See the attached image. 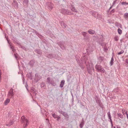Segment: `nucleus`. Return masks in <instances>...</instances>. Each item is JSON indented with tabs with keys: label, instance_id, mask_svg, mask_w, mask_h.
I'll list each match as a JSON object with an SVG mask.
<instances>
[{
	"label": "nucleus",
	"instance_id": "obj_1",
	"mask_svg": "<svg viewBox=\"0 0 128 128\" xmlns=\"http://www.w3.org/2000/svg\"><path fill=\"white\" fill-rule=\"evenodd\" d=\"M82 58L85 61L88 72L89 74H92V70H94L93 65L92 62L90 60H88L87 58L85 56L83 57Z\"/></svg>",
	"mask_w": 128,
	"mask_h": 128
},
{
	"label": "nucleus",
	"instance_id": "obj_2",
	"mask_svg": "<svg viewBox=\"0 0 128 128\" xmlns=\"http://www.w3.org/2000/svg\"><path fill=\"white\" fill-rule=\"evenodd\" d=\"M22 122L23 124L24 127L25 128L28 125V120H27L24 116H22Z\"/></svg>",
	"mask_w": 128,
	"mask_h": 128
},
{
	"label": "nucleus",
	"instance_id": "obj_3",
	"mask_svg": "<svg viewBox=\"0 0 128 128\" xmlns=\"http://www.w3.org/2000/svg\"><path fill=\"white\" fill-rule=\"evenodd\" d=\"M95 68L98 72H100L102 73H104L105 72L104 69L100 65L96 64Z\"/></svg>",
	"mask_w": 128,
	"mask_h": 128
},
{
	"label": "nucleus",
	"instance_id": "obj_4",
	"mask_svg": "<svg viewBox=\"0 0 128 128\" xmlns=\"http://www.w3.org/2000/svg\"><path fill=\"white\" fill-rule=\"evenodd\" d=\"M63 14H66L70 15H72L73 13H72L69 10L65 9L64 8H62L60 11Z\"/></svg>",
	"mask_w": 128,
	"mask_h": 128
},
{
	"label": "nucleus",
	"instance_id": "obj_5",
	"mask_svg": "<svg viewBox=\"0 0 128 128\" xmlns=\"http://www.w3.org/2000/svg\"><path fill=\"white\" fill-rule=\"evenodd\" d=\"M13 89L12 88H11L10 90L7 95V96L8 98H12L13 97L14 95L13 92Z\"/></svg>",
	"mask_w": 128,
	"mask_h": 128
},
{
	"label": "nucleus",
	"instance_id": "obj_6",
	"mask_svg": "<svg viewBox=\"0 0 128 128\" xmlns=\"http://www.w3.org/2000/svg\"><path fill=\"white\" fill-rule=\"evenodd\" d=\"M76 60L78 64L81 68L82 69L84 70V66L81 63L82 60L80 58H78L77 59L76 58Z\"/></svg>",
	"mask_w": 128,
	"mask_h": 128
},
{
	"label": "nucleus",
	"instance_id": "obj_7",
	"mask_svg": "<svg viewBox=\"0 0 128 128\" xmlns=\"http://www.w3.org/2000/svg\"><path fill=\"white\" fill-rule=\"evenodd\" d=\"M90 13V14L95 18H98V14L97 12L93 11L91 12Z\"/></svg>",
	"mask_w": 128,
	"mask_h": 128
},
{
	"label": "nucleus",
	"instance_id": "obj_8",
	"mask_svg": "<svg viewBox=\"0 0 128 128\" xmlns=\"http://www.w3.org/2000/svg\"><path fill=\"white\" fill-rule=\"evenodd\" d=\"M95 100H96V102L100 106H102V104L101 103V101L99 98L97 96H96L95 98Z\"/></svg>",
	"mask_w": 128,
	"mask_h": 128
},
{
	"label": "nucleus",
	"instance_id": "obj_9",
	"mask_svg": "<svg viewBox=\"0 0 128 128\" xmlns=\"http://www.w3.org/2000/svg\"><path fill=\"white\" fill-rule=\"evenodd\" d=\"M107 115L108 118L110 120V122L111 124V127L112 128L113 127V125L112 124V120L111 118V116L110 115V112H109L107 113Z\"/></svg>",
	"mask_w": 128,
	"mask_h": 128
},
{
	"label": "nucleus",
	"instance_id": "obj_10",
	"mask_svg": "<svg viewBox=\"0 0 128 128\" xmlns=\"http://www.w3.org/2000/svg\"><path fill=\"white\" fill-rule=\"evenodd\" d=\"M41 78L40 75L36 73L35 75V79L37 81H38Z\"/></svg>",
	"mask_w": 128,
	"mask_h": 128
},
{
	"label": "nucleus",
	"instance_id": "obj_11",
	"mask_svg": "<svg viewBox=\"0 0 128 128\" xmlns=\"http://www.w3.org/2000/svg\"><path fill=\"white\" fill-rule=\"evenodd\" d=\"M14 121L13 120H10L8 123H7L6 125L8 126H9L14 124Z\"/></svg>",
	"mask_w": 128,
	"mask_h": 128
},
{
	"label": "nucleus",
	"instance_id": "obj_12",
	"mask_svg": "<svg viewBox=\"0 0 128 128\" xmlns=\"http://www.w3.org/2000/svg\"><path fill=\"white\" fill-rule=\"evenodd\" d=\"M48 6L49 8L48 9L50 10H52L53 8V4L51 2L48 3Z\"/></svg>",
	"mask_w": 128,
	"mask_h": 128
},
{
	"label": "nucleus",
	"instance_id": "obj_13",
	"mask_svg": "<svg viewBox=\"0 0 128 128\" xmlns=\"http://www.w3.org/2000/svg\"><path fill=\"white\" fill-rule=\"evenodd\" d=\"M35 63V61L34 60H32L29 63V64L30 66L32 67L33 66Z\"/></svg>",
	"mask_w": 128,
	"mask_h": 128
},
{
	"label": "nucleus",
	"instance_id": "obj_14",
	"mask_svg": "<svg viewBox=\"0 0 128 128\" xmlns=\"http://www.w3.org/2000/svg\"><path fill=\"white\" fill-rule=\"evenodd\" d=\"M6 39L8 41V42L10 44V46L11 49L12 50L13 52H14L15 50V49H14V46H12V44H10V43H9V41L8 40L7 38H6Z\"/></svg>",
	"mask_w": 128,
	"mask_h": 128
},
{
	"label": "nucleus",
	"instance_id": "obj_15",
	"mask_svg": "<svg viewBox=\"0 0 128 128\" xmlns=\"http://www.w3.org/2000/svg\"><path fill=\"white\" fill-rule=\"evenodd\" d=\"M47 82L49 84H52V81L51 80L50 77H48L47 78Z\"/></svg>",
	"mask_w": 128,
	"mask_h": 128
},
{
	"label": "nucleus",
	"instance_id": "obj_16",
	"mask_svg": "<svg viewBox=\"0 0 128 128\" xmlns=\"http://www.w3.org/2000/svg\"><path fill=\"white\" fill-rule=\"evenodd\" d=\"M88 32L89 34H93L95 33V32L94 30L91 29L88 30Z\"/></svg>",
	"mask_w": 128,
	"mask_h": 128
},
{
	"label": "nucleus",
	"instance_id": "obj_17",
	"mask_svg": "<svg viewBox=\"0 0 128 128\" xmlns=\"http://www.w3.org/2000/svg\"><path fill=\"white\" fill-rule=\"evenodd\" d=\"M66 118H69V116L68 114L66 112H64L62 114Z\"/></svg>",
	"mask_w": 128,
	"mask_h": 128
},
{
	"label": "nucleus",
	"instance_id": "obj_18",
	"mask_svg": "<svg viewBox=\"0 0 128 128\" xmlns=\"http://www.w3.org/2000/svg\"><path fill=\"white\" fill-rule=\"evenodd\" d=\"M70 9L72 11L74 12H78L77 10L73 6H72L70 8Z\"/></svg>",
	"mask_w": 128,
	"mask_h": 128
},
{
	"label": "nucleus",
	"instance_id": "obj_19",
	"mask_svg": "<svg viewBox=\"0 0 128 128\" xmlns=\"http://www.w3.org/2000/svg\"><path fill=\"white\" fill-rule=\"evenodd\" d=\"M98 61L101 62L103 60L104 58L103 57L100 56L98 57Z\"/></svg>",
	"mask_w": 128,
	"mask_h": 128
},
{
	"label": "nucleus",
	"instance_id": "obj_20",
	"mask_svg": "<svg viewBox=\"0 0 128 128\" xmlns=\"http://www.w3.org/2000/svg\"><path fill=\"white\" fill-rule=\"evenodd\" d=\"M65 81L64 80H62L60 82V86L61 88H62L63 87Z\"/></svg>",
	"mask_w": 128,
	"mask_h": 128
},
{
	"label": "nucleus",
	"instance_id": "obj_21",
	"mask_svg": "<svg viewBox=\"0 0 128 128\" xmlns=\"http://www.w3.org/2000/svg\"><path fill=\"white\" fill-rule=\"evenodd\" d=\"M10 100L9 98H7L6 100L4 101V104L6 105H7L10 102Z\"/></svg>",
	"mask_w": 128,
	"mask_h": 128
},
{
	"label": "nucleus",
	"instance_id": "obj_22",
	"mask_svg": "<svg viewBox=\"0 0 128 128\" xmlns=\"http://www.w3.org/2000/svg\"><path fill=\"white\" fill-rule=\"evenodd\" d=\"M84 39L85 41L88 42L90 40V38L88 36H87L84 37Z\"/></svg>",
	"mask_w": 128,
	"mask_h": 128
},
{
	"label": "nucleus",
	"instance_id": "obj_23",
	"mask_svg": "<svg viewBox=\"0 0 128 128\" xmlns=\"http://www.w3.org/2000/svg\"><path fill=\"white\" fill-rule=\"evenodd\" d=\"M27 76L31 79H32L31 72L28 73L27 75Z\"/></svg>",
	"mask_w": 128,
	"mask_h": 128
},
{
	"label": "nucleus",
	"instance_id": "obj_24",
	"mask_svg": "<svg viewBox=\"0 0 128 128\" xmlns=\"http://www.w3.org/2000/svg\"><path fill=\"white\" fill-rule=\"evenodd\" d=\"M84 124L83 119H82V121L80 125V126L81 128H82Z\"/></svg>",
	"mask_w": 128,
	"mask_h": 128
},
{
	"label": "nucleus",
	"instance_id": "obj_25",
	"mask_svg": "<svg viewBox=\"0 0 128 128\" xmlns=\"http://www.w3.org/2000/svg\"><path fill=\"white\" fill-rule=\"evenodd\" d=\"M118 0H115L113 2L112 4V6H114L116 4H118Z\"/></svg>",
	"mask_w": 128,
	"mask_h": 128
},
{
	"label": "nucleus",
	"instance_id": "obj_26",
	"mask_svg": "<svg viewBox=\"0 0 128 128\" xmlns=\"http://www.w3.org/2000/svg\"><path fill=\"white\" fill-rule=\"evenodd\" d=\"M114 57L113 56L111 58V60L110 62V66H112L114 64Z\"/></svg>",
	"mask_w": 128,
	"mask_h": 128
},
{
	"label": "nucleus",
	"instance_id": "obj_27",
	"mask_svg": "<svg viewBox=\"0 0 128 128\" xmlns=\"http://www.w3.org/2000/svg\"><path fill=\"white\" fill-rule=\"evenodd\" d=\"M82 35L84 37L87 36H86V34H87V32H82Z\"/></svg>",
	"mask_w": 128,
	"mask_h": 128
},
{
	"label": "nucleus",
	"instance_id": "obj_28",
	"mask_svg": "<svg viewBox=\"0 0 128 128\" xmlns=\"http://www.w3.org/2000/svg\"><path fill=\"white\" fill-rule=\"evenodd\" d=\"M118 117H120L121 118H122L123 117V115L120 113L118 114Z\"/></svg>",
	"mask_w": 128,
	"mask_h": 128
},
{
	"label": "nucleus",
	"instance_id": "obj_29",
	"mask_svg": "<svg viewBox=\"0 0 128 128\" xmlns=\"http://www.w3.org/2000/svg\"><path fill=\"white\" fill-rule=\"evenodd\" d=\"M35 52H37L38 54H40L41 52V51L39 50H35Z\"/></svg>",
	"mask_w": 128,
	"mask_h": 128
},
{
	"label": "nucleus",
	"instance_id": "obj_30",
	"mask_svg": "<svg viewBox=\"0 0 128 128\" xmlns=\"http://www.w3.org/2000/svg\"><path fill=\"white\" fill-rule=\"evenodd\" d=\"M118 33L120 34H122V31L119 28L118 29Z\"/></svg>",
	"mask_w": 128,
	"mask_h": 128
},
{
	"label": "nucleus",
	"instance_id": "obj_31",
	"mask_svg": "<svg viewBox=\"0 0 128 128\" xmlns=\"http://www.w3.org/2000/svg\"><path fill=\"white\" fill-rule=\"evenodd\" d=\"M124 17L125 18H126L128 17V13H126L124 14Z\"/></svg>",
	"mask_w": 128,
	"mask_h": 128
},
{
	"label": "nucleus",
	"instance_id": "obj_32",
	"mask_svg": "<svg viewBox=\"0 0 128 128\" xmlns=\"http://www.w3.org/2000/svg\"><path fill=\"white\" fill-rule=\"evenodd\" d=\"M52 116L55 118H57V117L58 116L56 115L55 114H52Z\"/></svg>",
	"mask_w": 128,
	"mask_h": 128
},
{
	"label": "nucleus",
	"instance_id": "obj_33",
	"mask_svg": "<svg viewBox=\"0 0 128 128\" xmlns=\"http://www.w3.org/2000/svg\"><path fill=\"white\" fill-rule=\"evenodd\" d=\"M18 56L17 54L16 53L14 54V56L16 59H17V58H18Z\"/></svg>",
	"mask_w": 128,
	"mask_h": 128
},
{
	"label": "nucleus",
	"instance_id": "obj_34",
	"mask_svg": "<svg viewBox=\"0 0 128 128\" xmlns=\"http://www.w3.org/2000/svg\"><path fill=\"white\" fill-rule=\"evenodd\" d=\"M122 5H126L128 4V2H122Z\"/></svg>",
	"mask_w": 128,
	"mask_h": 128
},
{
	"label": "nucleus",
	"instance_id": "obj_35",
	"mask_svg": "<svg viewBox=\"0 0 128 128\" xmlns=\"http://www.w3.org/2000/svg\"><path fill=\"white\" fill-rule=\"evenodd\" d=\"M124 52L123 50H122L120 52H119L118 53V55L121 54H122Z\"/></svg>",
	"mask_w": 128,
	"mask_h": 128
},
{
	"label": "nucleus",
	"instance_id": "obj_36",
	"mask_svg": "<svg viewBox=\"0 0 128 128\" xmlns=\"http://www.w3.org/2000/svg\"><path fill=\"white\" fill-rule=\"evenodd\" d=\"M45 84L43 82H42V83H41V85H40L42 87H43L44 86H45Z\"/></svg>",
	"mask_w": 128,
	"mask_h": 128
},
{
	"label": "nucleus",
	"instance_id": "obj_37",
	"mask_svg": "<svg viewBox=\"0 0 128 128\" xmlns=\"http://www.w3.org/2000/svg\"><path fill=\"white\" fill-rule=\"evenodd\" d=\"M119 88H116L114 89V91L115 92H117Z\"/></svg>",
	"mask_w": 128,
	"mask_h": 128
},
{
	"label": "nucleus",
	"instance_id": "obj_38",
	"mask_svg": "<svg viewBox=\"0 0 128 128\" xmlns=\"http://www.w3.org/2000/svg\"><path fill=\"white\" fill-rule=\"evenodd\" d=\"M114 40L116 41H117L118 40V36L115 37L114 38Z\"/></svg>",
	"mask_w": 128,
	"mask_h": 128
},
{
	"label": "nucleus",
	"instance_id": "obj_39",
	"mask_svg": "<svg viewBox=\"0 0 128 128\" xmlns=\"http://www.w3.org/2000/svg\"><path fill=\"white\" fill-rule=\"evenodd\" d=\"M102 18V16L100 14H99L98 15V18L99 19H100Z\"/></svg>",
	"mask_w": 128,
	"mask_h": 128
},
{
	"label": "nucleus",
	"instance_id": "obj_40",
	"mask_svg": "<svg viewBox=\"0 0 128 128\" xmlns=\"http://www.w3.org/2000/svg\"><path fill=\"white\" fill-rule=\"evenodd\" d=\"M28 0H24V2L27 4L28 2Z\"/></svg>",
	"mask_w": 128,
	"mask_h": 128
},
{
	"label": "nucleus",
	"instance_id": "obj_41",
	"mask_svg": "<svg viewBox=\"0 0 128 128\" xmlns=\"http://www.w3.org/2000/svg\"><path fill=\"white\" fill-rule=\"evenodd\" d=\"M58 112L62 114H63V112H64L62 110H59L58 111Z\"/></svg>",
	"mask_w": 128,
	"mask_h": 128
},
{
	"label": "nucleus",
	"instance_id": "obj_42",
	"mask_svg": "<svg viewBox=\"0 0 128 128\" xmlns=\"http://www.w3.org/2000/svg\"><path fill=\"white\" fill-rule=\"evenodd\" d=\"M104 51H106V50H108V49L106 47H105L104 48Z\"/></svg>",
	"mask_w": 128,
	"mask_h": 128
},
{
	"label": "nucleus",
	"instance_id": "obj_43",
	"mask_svg": "<svg viewBox=\"0 0 128 128\" xmlns=\"http://www.w3.org/2000/svg\"><path fill=\"white\" fill-rule=\"evenodd\" d=\"M62 26L63 27H64L65 28H66V26H67L64 24H63V25H62Z\"/></svg>",
	"mask_w": 128,
	"mask_h": 128
},
{
	"label": "nucleus",
	"instance_id": "obj_44",
	"mask_svg": "<svg viewBox=\"0 0 128 128\" xmlns=\"http://www.w3.org/2000/svg\"><path fill=\"white\" fill-rule=\"evenodd\" d=\"M57 118V120L58 121L59 119L60 118V117L59 116H58L57 118Z\"/></svg>",
	"mask_w": 128,
	"mask_h": 128
},
{
	"label": "nucleus",
	"instance_id": "obj_45",
	"mask_svg": "<svg viewBox=\"0 0 128 128\" xmlns=\"http://www.w3.org/2000/svg\"><path fill=\"white\" fill-rule=\"evenodd\" d=\"M125 114H126V116H127V118L128 119V113H127V112H125Z\"/></svg>",
	"mask_w": 128,
	"mask_h": 128
},
{
	"label": "nucleus",
	"instance_id": "obj_46",
	"mask_svg": "<svg viewBox=\"0 0 128 128\" xmlns=\"http://www.w3.org/2000/svg\"><path fill=\"white\" fill-rule=\"evenodd\" d=\"M115 11L114 9H113L111 11V12H112L114 13Z\"/></svg>",
	"mask_w": 128,
	"mask_h": 128
},
{
	"label": "nucleus",
	"instance_id": "obj_47",
	"mask_svg": "<svg viewBox=\"0 0 128 128\" xmlns=\"http://www.w3.org/2000/svg\"><path fill=\"white\" fill-rule=\"evenodd\" d=\"M52 85H53L54 86H55L56 85V84L55 83H53V82H52Z\"/></svg>",
	"mask_w": 128,
	"mask_h": 128
},
{
	"label": "nucleus",
	"instance_id": "obj_48",
	"mask_svg": "<svg viewBox=\"0 0 128 128\" xmlns=\"http://www.w3.org/2000/svg\"><path fill=\"white\" fill-rule=\"evenodd\" d=\"M113 6H112H112H110V8L109 9V10H110V9L112 8V7Z\"/></svg>",
	"mask_w": 128,
	"mask_h": 128
},
{
	"label": "nucleus",
	"instance_id": "obj_49",
	"mask_svg": "<svg viewBox=\"0 0 128 128\" xmlns=\"http://www.w3.org/2000/svg\"><path fill=\"white\" fill-rule=\"evenodd\" d=\"M43 126L42 125L40 126L39 128H42Z\"/></svg>",
	"mask_w": 128,
	"mask_h": 128
},
{
	"label": "nucleus",
	"instance_id": "obj_50",
	"mask_svg": "<svg viewBox=\"0 0 128 128\" xmlns=\"http://www.w3.org/2000/svg\"><path fill=\"white\" fill-rule=\"evenodd\" d=\"M126 62L127 64H128V59L126 60Z\"/></svg>",
	"mask_w": 128,
	"mask_h": 128
},
{
	"label": "nucleus",
	"instance_id": "obj_51",
	"mask_svg": "<svg viewBox=\"0 0 128 128\" xmlns=\"http://www.w3.org/2000/svg\"><path fill=\"white\" fill-rule=\"evenodd\" d=\"M28 86V85L27 84H26V85H25V86H26V88L27 89V90H28V88H27V86Z\"/></svg>",
	"mask_w": 128,
	"mask_h": 128
},
{
	"label": "nucleus",
	"instance_id": "obj_52",
	"mask_svg": "<svg viewBox=\"0 0 128 128\" xmlns=\"http://www.w3.org/2000/svg\"><path fill=\"white\" fill-rule=\"evenodd\" d=\"M23 79H24V77H23V78H22V80H23Z\"/></svg>",
	"mask_w": 128,
	"mask_h": 128
},
{
	"label": "nucleus",
	"instance_id": "obj_53",
	"mask_svg": "<svg viewBox=\"0 0 128 128\" xmlns=\"http://www.w3.org/2000/svg\"><path fill=\"white\" fill-rule=\"evenodd\" d=\"M117 127V128H118V126H116Z\"/></svg>",
	"mask_w": 128,
	"mask_h": 128
},
{
	"label": "nucleus",
	"instance_id": "obj_54",
	"mask_svg": "<svg viewBox=\"0 0 128 128\" xmlns=\"http://www.w3.org/2000/svg\"><path fill=\"white\" fill-rule=\"evenodd\" d=\"M38 104V106H39L40 107V106L39 105H38V104Z\"/></svg>",
	"mask_w": 128,
	"mask_h": 128
},
{
	"label": "nucleus",
	"instance_id": "obj_55",
	"mask_svg": "<svg viewBox=\"0 0 128 128\" xmlns=\"http://www.w3.org/2000/svg\"><path fill=\"white\" fill-rule=\"evenodd\" d=\"M38 104V106H39L40 107V106L39 105H38V104Z\"/></svg>",
	"mask_w": 128,
	"mask_h": 128
},
{
	"label": "nucleus",
	"instance_id": "obj_56",
	"mask_svg": "<svg viewBox=\"0 0 128 128\" xmlns=\"http://www.w3.org/2000/svg\"><path fill=\"white\" fill-rule=\"evenodd\" d=\"M38 104V106H39L40 107V106L39 105H38V104Z\"/></svg>",
	"mask_w": 128,
	"mask_h": 128
},
{
	"label": "nucleus",
	"instance_id": "obj_57",
	"mask_svg": "<svg viewBox=\"0 0 128 128\" xmlns=\"http://www.w3.org/2000/svg\"><path fill=\"white\" fill-rule=\"evenodd\" d=\"M43 110V111H44V110Z\"/></svg>",
	"mask_w": 128,
	"mask_h": 128
},
{
	"label": "nucleus",
	"instance_id": "obj_58",
	"mask_svg": "<svg viewBox=\"0 0 128 128\" xmlns=\"http://www.w3.org/2000/svg\"><path fill=\"white\" fill-rule=\"evenodd\" d=\"M114 128H116V127H115V126H114Z\"/></svg>",
	"mask_w": 128,
	"mask_h": 128
},
{
	"label": "nucleus",
	"instance_id": "obj_59",
	"mask_svg": "<svg viewBox=\"0 0 128 128\" xmlns=\"http://www.w3.org/2000/svg\"><path fill=\"white\" fill-rule=\"evenodd\" d=\"M36 94V93H35V94Z\"/></svg>",
	"mask_w": 128,
	"mask_h": 128
}]
</instances>
